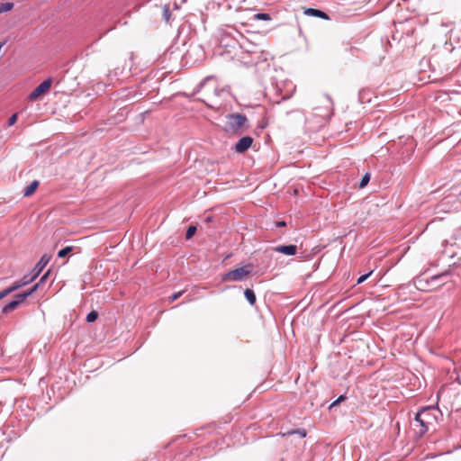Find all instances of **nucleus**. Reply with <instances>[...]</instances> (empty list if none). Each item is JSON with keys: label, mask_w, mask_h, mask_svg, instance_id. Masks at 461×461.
Listing matches in <instances>:
<instances>
[{"label": "nucleus", "mask_w": 461, "mask_h": 461, "mask_svg": "<svg viewBox=\"0 0 461 461\" xmlns=\"http://www.w3.org/2000/svg\"><path fill=\"white\" fill-rule=\"evenodd\" d=\"M229 131L234 134H241L248 128V118L242 113H230L226 116Z\"/></svg>", "instance_id": "f257e3e1"}, {"label": "nucleus", "mask_w": 461, "mask_h": 461, "mask_svg": "<svg viewBox=\"0 0 461 461\" xmlns=\"http://www.w3.org/2000/svg\"><path fill=\"white\" fill-rule=\"evenodd\" d=\"M252 272L251 265H246L241 267L230 270L221 276V281L223 282H238L245 278V276L250 275Z\"/></svg>", "instance_id": "f03ea898"}, {"label": "nucleus", "mask_w": 461, "mask_h": 461, "mask_svg": "<svg viewBox=\"0 0 461 461\" xmlns=\"http://www.w3.org/2000/svg\"><path fill=\"white\" fill-rule=\"evenodd\" d=\"M51 258V256L48 254H44L39 260V262L36 264V266L33 267V269L31 271L30 274L24 275L23 276H27V281H29V284L34 281L41 273L43 268L47 266V264L50 262Z\"/></svg>", "instance_id": "7ed1b4c3"}, {"label": "nucleus", "mask_w": 461, "mask_h": 461, "mask_svg": "<svg viewBox=\"0 0 461 461\" xmlns=\"http://www.w3.org/2000/svg\"><path fill=\"white\" fill-rule=\"evenodd\" d=\"M52 80L51 78H48L41 82L29 95L30 100L35 101L37 100L41 95L48 92L51 86Z\"/></svg>", "instance_id": "20e7f679"}, {"label": "nucleus", "mask_w": 461, "mask_h": 461, "mask_svg": "<svg viewBox=\"0 0 461 461\" xmlns=\"http://www.w3.org/2000/svg\"><path fill=\"white\" fill-rule=\"evenodd\" d=\"M447 275V272H444L442 274H439V275H435V276H432L430 277V281L428 282V281H425L424 278L422 277H418L416 280H415V285L416 287L419 289V290H429L431 288V285L429 283H434V282H437L438 280H440L442 277L446 276Z\"/></svg>", "instance_id": "39448f33"}, {"label": "nucleus", "mask_w": 461, "mask_h": 461, "mask_svg": "<svg viewBox=\"0 0 461 461\" xmlns=\"http://www.w3.org/2000/svg\"><path fill=\"white\" fill-rule=\"evenodd\" d=\"M253 139L250 136L241 137L235 144L234 150L237 153H243L251 147Z\"/></svg>", "instance_id": "423d86ee"}, {"label": "nucleus", "mask_w": 461, "mask_h": 461, "mask_svg": "<svg viewBox=\"0 0 461 461\" xmlns=\"http://www.w3.org/2000/svg\"><path fill=\"white\" fill-rule=\"evenodd\" d=\"M413 426L419 427L417 433L419 434L420 437H422L425 433H427L429 426L431 425L429 423L425 422L424 419L421 418V416L419 413H417L414 418Z\"/></svg>", "instance_id": "0eeeda50"}, {"label": "nucleus", "mask_w": 461, "mask_h": 461, "mask_svg": "<svg viewBox=\"0 0 461 461\" xmlns=\"http://www.w3.org/2000/svg\"><path fill=\"white\" fill-rule=\"evenodd\" d=\"M435 408L434 407H424L418 413L424 419L425 422L433 425V422L436 420L434 415Z\"/></svg>", "instance_id": "6e6552de"}, {"label": "nucleus", "mask_w": 461, "mask_h": 461, "mask_svg": "<svg viewBox=\"0 0 461 461\" xmlns=\"http://www.w3.org/2000/svg\"><path fill=\"white\" fill-rule=\"evenodd\" d=\"M274 250L276 252H278V253H281V254H285V255H287V256H294L297 252V246L294 245V244L279 245V246H276L274 249Z\"/></svg>", "instance_id": "1a4fd4ad"}, {"label": "nucleus", "mask_w": 461, "mask_h": 461, "mask_svg": "<svg viewBox=\"0 0 461 461\" xmlns=\"http://www.w3.org/2000/svg\"><path fill=\"white\" fill-rule=\"evenodd\" d=\"M303 14L308 16H313V17H318V18H321L324 20H330V16L328 15V14H326L325 12H323L321 10L315 9V8H311V7L305 8L303 11Z\"/></svg>", "instance_id": "9d476101"}, {"label": "nucleus", "mask_w": 461, "mask_h": 461, "mask_svg": "<svg viewBox=\"0 0 461 461\" xmlns=\"http://www.w3.org/2000/svg\"><path fill=\"white\" fill-rule=\"evenodd\" d=\"M29 284V281H27V276H23L21 280L15 281L12 285L8 286L9 289H11V292L14 293L16 290L20 289L21 287L26 285Z\"/></svg>", "instance_id": "9b49d317"}, {"label": "nucleus", "mask_w": 461, "mask_h": 461, "mask_svg": "<svg viewBox=\"0 0 461 461\" xmlns=\"http://www.w3.org/2000/svg\"><path fill=\"white\" fill-rule=\"evenodd\" d=\"M40 183L37 180L32 181L25 189L23 192L24 196H31L38 188Z\"/></svg>", "instance_id": "f8f14e48"}, {"label": "nucleus", "mask_w": 461, "mask_h": 461, "mask_svg": "<svg viewBox=\"0 0 461 461\" xmlns=\"http://www.w3.org/2000/svg\"><path fill=\"white\" fill-rule=\"evenodd\" d=\"M17 306H19L18 304V302H15L14 300L11 301L10 303H8L7 304H5L2 309H1V312L3 314H7L9 313L10 312L14 311V309L17 308Z\"/></svg>", "instance_id": "ddd939ff"}, {"label": "nucleus", "mask_w": 461, "mask_h": 461, "mask_svg": "<svg viewBox=\"0 0 461 461\" xmlns=\"http://www.w3.org/2000/svg\"><path fill=\"white\" fill-rule=\"evenodd\" d=\"M244 296L248 300L250 305H254L256 303V294L252 289H246L244 292Z\"/></svg>", "instance_id": "4468645a"}, {"label": "nucleus", "mask_w": 461, "mask_h": 461, "mask_svg": "<svg viewBox=\"0 0 461 461\" xmlns=\"http://www.w3.org/2000/svg\"><path fill=\"white\" fill-rule=\"evenodd\" d=\"M14 8V3L12 2H5V3H0V14L5 12H9Z\"/></svg>", "instance_id": "2eb2a0df"}, {"label": "nucleus", "mask_w": 461, "mask_h": 461, "mask_svg": "<svg viewBox=\"0 0 461 461\" xmlns=\"http://www.w3.org/2000/svg\"><path fill=\"white\" fill-rule=\"evenodd\" d=\"M253 20L270 21L271 16H270V14H268L267 13H258V14H254Z\"/></svg>", "instance_id": "dca6fc26"}, {"label": "nucleus", "mask_w": 461, "mask_h": 461, "mask_svg": "<svg viewBox=\"0 0 461 461\" xmlns=\"http://www.w3.org/2000/svg\"><path fill=\"white\" fill-rule=\"evenodd\" d=\"M73 250V247L72 246H68L66 248H63L61 249L59 252H58V257L59 258H65L66 256H68L71 251Z\"/></svg>", "instance_id": "f3484780"}, {"label": "nucleus", "mask_w": 461, "mask_h": 461, "mask_svg": "<svg viewBox=\"0 0 461 461\" xmlns=\"http://www.w3.org/2000/svg\"><path fill=\"white\" fill-rule=\"evenodd\" d=\"M98 318V312L96 311H91L86 315V321L92 323L95 321Z\"/></svg>", "instance_id": "a211bd4d"}, {"label": "nucleus", "mask_w": 461, "mask_h": 461, "mask_svg": "<svg viewBox=\"0 0 461 461\" xmlns=\"http://www.w3.org/2000/svg\"><path fill=\"white\" fill-rule=\"evenodd\" d=\"M28 297H29L28 294H26V292H23V293L16 294L14 296V301L18 302V304L20 305Z\"/></svg>", "instance_id": "6ab92c4d"}, {"label": "nucleus", "mask_w": 461, "mask_h": 461, "mask_svg": "<svg viewBox=\"0 0 461 461\" xmlns=\"http://www.w3.org/2000/svg\"><path fill=\"white\" fill-rule=\"evenodd\" d=\"M369 180H370V174L369 173L365 174L359 183V187L360 188L365 187L368 184Z\"/></svg>", "instance_id": "aec40b11"}, {"label": "nucleus", "mask_w": 461, "mask_h": 461, "mask_svg": "<svg viewBox=\"0 0 461 461\" xmlns=\"http://www.w3.org/2000/svg\"><path fill=\"white\" fill-rule=\"evenodd\" d=\"M196 232V227L195 226H189L186 232H185V238L187 240L191 239Z\"/></svg>", "instance_id": "412c9836"}, {"label": "nucleus", "mask_w": 461, "mask_h": 461, "mask_svg": "<svg viewBox=\"0 0 461 461\" xmlns=\"http://www.w3.org/2000/svg\"><path fill=\"white\" fill-rule=\"evenodd\" d=\"M373 272H374V270H370L368 273L359 276L358 279L357 280V285H359V284H362L363 282H365L373 274Z\"/></svg>", "instance_id": "4be33fe9"}, {"label": "nucleus", "mask_w": 461, "mask_h": 461, "mask_svg": "<svg viewBox=\"0 0 461 461\" xmlns=\"http://www.w3.org/2000/svg\"><path fill=\"white\" fill-rule=\"evenodd\" d=\"M346 400V396L345 395H340L339 396V398L337 400H335L330 405V409H331L332 407H334L335 405H337L338 403L341 402L342 401Z\"/></svg>", "instance_id": "5701e85b"}, {"label": "nucleus", "mask_w": 461, "mask_h": 461, "mask_svg": "<svg viewBox=\"0 0 461 461\" xmlns=\"http://www.w3.org/2000/svg\"><path fill=\"white\" fill-rule=\"evenodd\" d=\"M10 294H12L11 289H9V287H6L5 289L0 292V300H2Z\"/></svg>", "instance_id": "b1692460"}, {"label": "nucleus", "mask_w": 461, "mask_h": 461, "mask_svg": "<svg viewBox=\"0 0 461 461\" xmlns=\"http://www.w3.org/2000/svg\"><path fill=\"white\" fill-rule=\"evenodd\" d=\"M17 121V113H14L12 116L8 119V126L14 125Z\"/></svg>", "instance_id": "393cba45"}, {"label": "nucleus", "mask_w": 461, "mask_h": 461, "mask_svg": "<svg viewBox=\"0 0 461 461\" xmlns=\"http://www.w3.org/2000/svg\"><path fill=\"white\" fill-rule=\"evenodd\" d=\"M39 287L40 284L36 283L30 290L26 292V294H28V296H31L34 292L37 291Z\"/></svg>", "instance_id": "a878e982"}, {"label": "nucleus", "mask_w": 461, "mask_h": 461, "mask_svg": "<svg viewBox=\"0 0 461 461\" xmlns=\"http://www.w3.org/2000/svg\"><path fill=\"white\" fill-rule=\"evenodd\" d=\"M163 16L165 18L166 21H168L169 18H170V12H169V9L167 6H165L164 7V10H163Z\"/></svg>", "instance_id": "bb28decb"}, {"label": "nucleus", "mask_w": 461, "mask_h": 461, "mask_svg": "<svg viewBox=\"0 0 461 461\" xmlns=\"http://www.w3.org/2000/svg\"><path fill=\"white\" fill-rule=\"evenodd\" d=\"M294 433H298L300 434V436L302 438H304L306 436V431L304 429H296V430H293L291 432H288L287 434H294Z\"/></svg>", "instance_id": "cd10ccee"}, {"label": "nucleus", "mask_w": 461, "mask_h": 461, "mask_svg": "<svg viewBox=\"0 0 461 461\" xmlns=\"http://www.w3.org/2000/svg\"><path fill=\"white\" fill-rule=\"evenodd\" d=\"M49 275H50V270H48V271H47V272H46V273H45V274L41 277V279L39 280L38 284H40V285H42V284L47 280V278H48Z\"/></svg>", "instance_id": "c85d7f7f"}, {"label": "nucleus", "mask_w": 461, "mask_h": 461, "mask_svg": "<svg viewBox=\"0 0 461 461\" xmlns=\"http://www.w3.org/2000/svg\"><path fill=\"white\" fill-rule=\"evenodd\" d=\"M211 79V77H206L205 79H203L198 86L199 88H202L205 86L206 82L209 81Z\"/></svg>", "instance_id": "c756f323"}, {"label": "nucleus", "mask_w": 461, "mask_h": 461, "mask_svg": "<svg viewBox=\"0 0 461 461\" xmlns=\"http://www.w3.org/2000/svg\"><path fill=\"white\" fill-rule=\"evenodd\" d=\"M276 226L278 228L286 226V222L285 221H280L276 222Z\"/></svg>", "instance_id": "7c9ffc66"}, {"label": "nucleus", "mask_w": 461, "mask_h": 461, "mask_svg": "<svg viewBox=\"0 0 461 461\" xmlns=\"http://www.w3.org/2000/svg\"><path fill=\"white\" fill-rule=\"evenodd\" d=\"M212 91H213L214 95L218 96V95H221V91H222V90H221V89H218V87H217V86H214V87L212 88Z\"/></svg>", "instance_id": "2f4dec72"}, {"label": "nucleus", "mask_w": 461, "mask_h": 461, "mask_svg": "<svg viewBox=\"0 0 461 461\" xmlns=\"http://www.w3.org/2000/svg\"><path fill=\"white\" fill-rule=\"evenodd\" d=\"M180 295H181V293L174 294L171 296V302L176 301V300Z\"/></svg>", "instance_id": "473e14b6"}, {"label": "nucleus", "mask_w": 461, "mask_h": 461, "mask_svg": "<svg viewBox=\"0 0 461 461\" xmlns=\"http://www.w3.org/2000/svg\"><path fill=\"white\" fill-rule=\"evenodd\" d=\"M212 221V217H207L206 218V221Z\"/></svg>", "instance_id": "72a5a7b5"}]
</instances>
